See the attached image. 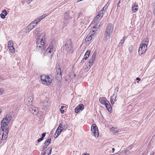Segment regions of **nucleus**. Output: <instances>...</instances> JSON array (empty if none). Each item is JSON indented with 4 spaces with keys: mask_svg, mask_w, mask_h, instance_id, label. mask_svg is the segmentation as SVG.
<instances>
[{
    "mask_svg": "<svg viewBox=\"0 0 155 155\" xmlns=\"http://www.w3.org/2000/svg\"><path fill=\"white\" fill-rule=\"evenodd\" d=\"M12 119L11 116L10 114H7L1 122V127L2 132H0V139L5 140L7 138L8 126V124L9 122Z\"/></svg>",
    "mask_w": 155,
    "mask_h": 155,
    "instance_id": "2",
    "label": "nucleus"
},
{
    "mask_svg": "<svg viewBox=\"0 0 155 155\" xmlns=\"http://www.w3.org/2000/svg\"><path fill=\"white\" fill-rule=\"evenodd\" d=\"M92 38V36L90 35H87L85 40L86 42H88L90 41Z\"/></svg>",
    "mask_w": 155,
    "mask_h": 155,
    "instance_id": "23",
    "label": "nucleus"
},
{
    "mask_svg": "<svg viewBox=\"0 0 155 155\" xmlns=\"http://www.w3.org/2000/svg\"><path fill=\"white\" fill-rule=\"evenodd\" d=\"M33 100V99L32 96H29L27 100V102L29 104L28 105V106H30L31 104L32 105V102Z\"/></svg>",
    "mask_w": 155,
    "mask_h": 155,
    "instance_id": "17",
    "label": "nucleus"
},
{
    "mask_svg": "<svg viewBox=\"0 0 155 155\" xmlns=\"http://www.w3.org/2000/svg\"><path fill=\"white\" fill-rule=\"evenodd\" d=\"M52 55H53V54H52L51 55V57H52Z\"/></svg>",
    "mask_w": 155,
    "mask_h": 155,
    "instance_id": "62",
    "label": "nucleus"
},
{
    "mask_svg": "<svg viewBox=\"0 0 155 155\" xmlns=\"http://www.w3.org/2000/svg\"><path fill=\"white\" fill-rule=\"evenodd\" d=\"M110 130L112 132H114L115 133H117L119 132V130L117 127H113L110 129Z\"/></svg>",
    "mask_w": 155,
    "mask_h": 155,
    "instance_id": "25",
    "label": "nucleus"
},
{
    "mask_svg": "<svg viewBox=\"0 0 155 155\" xmlns=\"http://www.w3.org/2000/svg\"><path fill=\"white\" fill-rule=\"evenodd\" d=\"M64 107H64V106H61V108L60 109H63Z\"/></svg>",
    "mask_w": 155,
    "mask_h": 155,
    "instance_id": "55",
    "label": "nucleus"
},
{
    "mask_svg": "<svg viewBox=\"0 0 155 155\" xmlns=\"http://www.w3.org/2000/svg\"><path fill=\"white\" fill-rule=\"evenodd\" d=\"M42 20L40 18V17H39L38 18L36 19H35L36 24H37L40 21Z\"/></svg>",
    "mask_w": 155,
    "mask_h": 155,
    "instance_id": "39",
    "label": "nucleus"
},
{
    "mask_svg": "<svg viewBox=\"0 0 155 155\" xmlns=\"http://www.w3.org/2000/svg\"><path fill=\"white\" fill-rule=\"evenodd\" d=\"M37 41L36 42L37 45L36 51L41 54H43L44 56L46 55L47 54L51 53L52 51L48 48L45 51V48H46L45 34L44 33H41L37 38Z\"/></svg>",
    "mask_w": 155,
    "mask_h": 155,
    "instance_id": "1",
    "label": "nucleus"
},
{
    "mask_svg": "<svg viewBox=\"0 0 155 155\" xmlns=\"http://www.w3.org/2000/svg\"><path fill=\"white\" fill-rule=\"evenodd\" d=\"M154 155V153H151L150 154V155Z\"/></svg>",
    "mask_w": 155,
    "mask_h": 155,
    "instance_id": "59",
    "label": "nucleus"
},
{
    "mask_svg": "<svg viewBox=\"0 0 155 155\" xmlns=\"http://www.w3.org/2000/svg\"><path fill=\"white\" fill-rule=\"evenodd\" d=\"M112 151H113V152H114V150H115V149H114V148H112Z\"/></svg>",
    "mask_w": 155,
    "mask_h": 155,
    "instance_id": "58",
    "label": "nucleus"
},
{
    "mask_svg": "<svg viewBox=\"0 0 155 155\" xmlns=\"http://www.w3.org/2000/svg\"><path fill=\"white\" fill-rule=\"evenodd\" d=\"M51 138H49L48 139L46 140L44 143V146L43 147V150H44L49 145V143L51 142Z\"/></svg>",
    "mask_w": 155,
    "mask_h": 155,
    "instance_id": "13",
    "label": "nucleus"
},
{
    "mask_svg": "<svg viewBox=\"0 0 155 155\" xmlns=\"http://www.w3.org/2000/svg\"><path fill=\"white\" fill-rule=\"evenodd\" d=\"M99 101L102 104L104 105L108 101L105 97H102L99 98Z\"/></svg>",
    "mask_w": 155,
    "mask_h": 155,
    "instance_id": "16",
    "label": "nucleus"
},
{
    "mask_svg": "<svg viewBox=\"0 0 155 155\" xmlns=\"http://www.w3.org/2000/svg\"><path fill=\"white\" fill-rule=\"evenodd\" d=\"M3 90L2 88H0V94H1L3 92Z\"/></svg>",
    "mask_w": 155,
    "mask_h": 155,
    "instance_id": "50",
    "label": "nucleus"
},
{
    "mask_svg": "<svg viewBox=\"0 0 155 155\" xmlns=\"http://www.w3.org/2000/svg\"><path fill=\"white\" fill-rule=\"evenodd\" d=\"M120 3V1H119V2H118V3H117V7L119 6V4Z\"/></svg>",
    "mask_w": 155,
    "mask_h": 155,
    "instance_id": "56",
    "label": "nucleus"
},
{
    "mask_svg": "<svg viewBox=\"0 0 155 155\" xmlns=\"http://www.w3.org/2000/svg\"><path fill=\"white\" fill-rule=\"evenodd\" d=\"M101 19V18L100 17H99L97 15L94 18L93 21L94 22L96 23H97L98 21H99Z\"/></svg>",
    "mask_w": 155,
    "mask_h": 155,
    "instance_id": "24",
    "label": "nucleus"
},
{
    "mask_svg": "<svg viewBox=\"0 0 155 155\" xmlns=\"http://www.w3.org/2000/svg\"><path fill=\"white\" fill-rule=\"evenodd\" d=\"M113 30V25L110 23H109L106 27L105 32L109 33L110 34H112Z\"/></svg>",
    "mask_w": 155,
    "mask_h": 155,
    "instance_id": "9",
    "label": "nucleus"
},
{
    "mask_svg": "<svg viewBox=\"0 0 155 155\" xmlns=\"http://www.w3.org/2000/svg\"><path fill=\"white\" fill-rule=\"evenodd\" d=\"M45 135H46L45 133H42L41 134L42 137H42V138H43L44 139V138L45 136Z\"/></svg>",
    "mask_w": 155,
    "mask_h": 155,
    "instance_id": "48",
    "label": "nucleus"
},
{
    "mask_svg": "<svg viewBox=\"0 0 155 155\" xmlns=\"http://www.w3.org/2000/svg\"><path fill=\"white\" fill-rule=\"evenodd\" d=\"M125 37H123V39H121L120 40V42L118 44V46L119 47L121 46L122 45V44L124 43L125 41Z\"/></svg>",
    "mask_w": 155,
    "mask_h": 155,
    "instance_id": "30",
    "label": "nucleus"
},
{
    "mask_svg": "<svg viewBox=\"0 0 155 155\" xmlns=\"http://www.w3.org/2000/svg\"><path fill=\"white\" fill-rule=\"evenodd\" d=\"M153 13L154 15H155V8H154V9Z\"/></svg>",
    "mask_w": 155,
    "mask_h": 155,
    "instance_id": "57",
    "label": "nucleus"
},
{
    "mask_svg": "<svg viewBox=\"0 0 155 155\" xmlns=\"http://www.w3.org/2000/svg\"><path fill=\"white\" fill-rule=\"evenodd\" d=\"M43 155H49V154H48V153H47V152H46V151H45V152H43Z\"/></svg>",
    "mask_w": 155,
    "mask_h": 155,
    "instance_id": "51",
    "label": "nucleus"
},
{
    "mask_svg": "<svg viewBox=\"0 0 155 155\" xmlns=\"http://www.w3.org/2000/svg\"><path fill=\"white\" fill-rule=\"evenodd\" d=\"M111 34H110L109 33L105 32L104 36V41H106L108 40L110 38Z\"/></svg>",
    "mask_w": 155,
    "mask_h": 155,
    "instance_id": "15",
    "label": "nucleus"
},
{
    "mask_svg": "<svg viewBox=\"0 0 155 155\" xmlns=\"http://www.w3.org/2000/svg\"><path fill=\"white\" fill-rule=\"evenodd\" d=\"M104 12H103V11L101 10L99 12L97 15L101 18L104 15Z\"/></svg>",
    "mask_w": 155,
    "mask_h": 155,
    "instance_id": "27",
    "label": "nucleus"
},
{
    "mask_svg": "<svg viewBox=\"0 0 155 155\" xmlns=\"http://www.w3.org/2000/svg\"><path fill=\"white\" fill-rule=\"evenodd\" d=\"M124 153L126 154H128L129 153V151L128 150H126L124 151Z\"/></svg>",
    "mask_w": 155,
    "mask_h": 155,
    "instance_id": "46",
    "label": "nucleus"
},
{
    "mask_svg": "<svg viewBox=\"0 0 155 155\" xmlns=\"http://www.w3.org/2000/svg\"><path fill=\"white\" fill-rule=\"evenodd\" d=\"M132 11L133 13L135 12H137L138 9V5L136 2L133 3L132 6Z\"/></svg>",
    "mask_w": 155,
    "mask_h": 155,
    "instance_id": "12",
    "label": "nucleus"
},
{
    "mask_svg": "<svg viewBox=\"0 0 155 155\" xmlns=\"http://www.w3.org/2000/svg\"><path fill=\"white\" fill-rule=\"evenodd\" d=\"M57 74L56 75V78L57 79H59L60 80L62 78V74L60 68H58V70H57Z\"/></svg>",
    "mask_w": 155,
    "mask_h": 155,
    "instance_id": "14",
    "label": "nucleus"
},
{
    "mask_svg": "<svg viewBox=\"0 0 155 155\" xmlns=\"http://www.w3.org/2000/svg\"><path fill=\"white\" fill-rule=\"evenodd\" d=\"M60 111L61 112V113L62 114H63L64 113V110H62L61 109H60Z\"/></svg>",
    "mask_w": 155,
    "mask_h": 155,
    "instance_id": "52",
    "label": "nucleus"
},
{
    "mask_svg": "<svg viewBox=\"0 0 155 155\" xmlns=\"http://www.w3.org/2000/svg\"><path fill=\"white\" fill-rule=\"evenodd\" d=\"M147 48V45L143 44V43L141 44L140 45L138 51L139 54L141 55L143 54L146 51Z\"/></svg>",
    "mask_w": 155,
    "mask_h": 155,
    "instance_id": "5",
    "label": "nucleus"
},
{
    "mask_svg": "<svg viewBox=\"0 0 155 155\" xmlns=\"http://www.w3.org/2000/svg\"><path fill=\"white\" fill-rule=\"evenodd\" d=\"M82 15V13L81 12H80L78 15V18H80L81 15Z\"/></svg>",
    "mask_w": 155,
    "mask_h": 155,
    "instance_id": "49",
    "label": "nucleus"
},
{
    "mask_svg": "<svg viewBox=\"0 0 155 155\" xmlns=\"http://www.w3.org/2000/svg\"><path fill=\"white\" fill-rule=\"evenodd\" d=\"M74 77H75V75L74 74Z\"/></svg>",
    "mask_w": 155,
    "mask_h": 155,
    "instance_id": "64",
    "label": "nucleus"
},
{
    "mask_svg": "<svg viewBox=\"0 0 155 155\" xmlns=\"http://www.w3.org/2000/svg\"><path fill=\"white\" fill-rule=\"evenodd\" d=\"M61 132V131L60 130H58L57 129L56 131V133H57L58 135H59L60 134Z\"/></svg>",
    "mask_w": 155,
    "mask_h": 155,
    "instance_id": "44",
    "label": "nucleus"
},
{
    "mask_svg": "<svg viewBox=\"0 0 155 155\" xmlns=\"http://www.w3.org/2000/svg\"><path fill=\"white\" fill-rule=\"evenodd\" d=\"M118 89H119V88L118 87H116L115 89V91H114V92L113 95L116 94V96L117 95V92L118 91Z\"/></svg>",
    "mask_w": 155,
    "mask_h": 155,
    "instance_id": "36",
    "label": "nucleus"
},
{
    "mask_svg": "<svg viewBox=\"0 0 155 155\" xmlns=\"http://www.w3.org/2000/svg\"><path fill=\"white\" fill-rule=\"evenodd\" d=\"M63 48L64 52L67 54H70L73 53V44L71 40H69L67 41Z\"/></svg>",
    "mask_w": 155,
    "mask_h": 155,
    "instance_id": "3",
    "label": "nucleus"
},
{
    "mask_svg": "<svg viewBox=\"0 0 155 155\" xmlns=\"http://www.w3.org/2000/svg\"><path fill=\"white\" fill-rule=\"evenodd\" d=\"M46 81L47 83V85H49L52 82V79L48 76H47Z\"/></svg>",
    "mask_w": 155,
    "mask_h": 155,
    "instance_id": "22",
    "label": "nucleus"
},
{
    "mask_svg": "<svg viewBox=\"0 0 155 155\" xmlns=\"http://www.w3.org/2000/svg\"><path fill=\"white\" fill-rule=\"evenodd\" d=\"M108 7V5H107V4H106L102 9L101 10V11H103L104 12H105V11L107 9V7Z\"/></svg>",
    "mask_w": 155,
    "mask_h": 155,
    "instance_id": "33",
    "label": "nucleus"
},
{
    "mask_svg": "<svg viewBox=\"0 0 155 155\" xmlns=\"http://www.w3.org/2000/svg\"><path fill=\"white\" fill-rule=\"evenodd\" d=\"M62 125L61 124H60L58 128V130H60L61 131H62L63 129V128L62 127Z\"/></svg>",
    "mask_w": 155,
    "mask_h": 155,
    "instance_id": "35",
    "label": "nucleus"
},
{
    "mask_svg": "<svg viewBox=\"0 0 155 155\" xmlns=\"http://www.w3.org/2000/svg\"><path fill=\"white\" fill-rule=\"evenodd\" d=\"M58 136V135L57 133H56V132H55L54 134V137L55 138H56Z\"/></svg>",
    "mask_w": 155,
    "mask_h": 155,
    "instance_id": "47",
    "label": "nucleus"
},
{
    "mask_svg": "<svg viewBox=\"0 0 155 155\" xmlns=\"http://www.w3.org/2000/svg\"><path fill=\"white\" fill-rule=\"evenodd\" d=\"M87 59V58H85V57H84V58H83L82 59V60H81V63H84Z\"/></svg>",
    "mask_w": 155,
    "mask_h": 155,
    "instance_id": "43",
    "label": "nucleus"
},
{
    "mask_svg": "<svg viewBox=\"0 0 155 155\" xmlns=\"http://www.w3.org/2000/svg\"><path fill=\"white\" fill-rule=\"evenodd\" d=\"M2 12L4 14V15L5 16H6L8 14L7 12L6 11V10L5 9H4V10H3Z\"/></svg>",
    "mask_w": 155,
    "mask_h": 155,
    "instance_id": "41",
    "label": "nucleus"
},
{
    "mask_svg": "<svg viewBox=\"0 0 155 155\" xmlns=\"http://www.w3.org/2000/svg\"><path fill=\"white\" fill-rule=\"evenodd\" d=\"M84 108V106L82 104H80L79 106L77 107L75 109V112L78 113L80 110H82Z\"/></svg>",
    "mask_w": 155,
    "mask_h": 155,
    "instance_id": "11",
    "label": "nucleus"
},
{
    "mask_svg": "<svg viewBox=\"0 0 155 155\" xmlns=\"http://www.w3.org/2000/svg\"><path fill=\"white\" fill-rule=\"evenodd\" d=\"M148 39L147 38H144L143 41V42H144V43H143V44L146 45H147L148 44Z\"/></svg>",
    "mask_w": 155,
    "mask_h": 155,
    "instance_id": "29",
    "label": "nucleus"
},
{
    "mask_svg": "<svg viewBox=\"0 0 155 155\" xmlns=\"http://www.w3.org/2000/svg\"><path fill=\"white\" fill-rule=\"evenodd\" d=\"M49 49L51 50V51H53V45L52 44L49 47H48Z\"/></svg>",
    "mask_w": 155,
    "mask_h": 155,
    "instance_id": "40",
    "label": "nucleus"
},
{
    "mask_svg": "<svg viewBox=\"0 0 155 155\" xmlns=\"http://www.w3.org/2000/svg\"><path fill=\"white\" fill-rule=\"evenodd\" d=\"M97 54V52L95 51H94L92 56L90 58L88 62L89 64H88V66L90 68H91L92 66L93 63L95 60Z\"/></svg>",
    "mask_w": 155,
    "mask_h": 155,
    "instance_id": "8",
    "label": "nucleus"
},
{
    "mask_svg": "<svg viewBox=\"0 0 155 155\" xmlns=\"http://www.w3.org/2000/svg\"><path fill=\"white\" fill-rule=\"evenodd\" d=\"M133 46L132 45L130 46L128 48V50L130 52H131L132 51L133 49Z\"/></svg>",
    "mask_w": 155,
    "mask_h": 155,
    "instance_id": "38",
    "label": "nucleus"
},
{
    "mask_svg": "<svg viewBox=\"0 0 155 155\" xmlns=\"http://www.w3.org/2000/svg\"><path fill=\"white\" fill-rule=\"evenodd\" d=\"M52 148L50 147H49L46 150V152H47V153L49 155L51 153Z\"/></svg>",
    "mask_w": 155,
    "mask_h": 155,
    "instance_id": "32",
    "label": "nucleus"
},
{
    "mask_svg": "<svg viewBox=\"0 0 155 155\" xmlns=\"http://www.w3.org/2000/svg\"><path fill=\"white\" fill-rule=\"evenodd\" d=\"M80 22L81 23L84 24L85 22L84 20H82Z\"/></svg>",
    "mask_w": 155,
    "mask_h": 155,
    "instance_id": "53",
    "label": "nucleus"
},
{
    "mask_svg": "<svg viewBox=\"0 0 155 155\" xmlns=\"http://www.w3.org/2000/svg\"><path fill=\"white\" fill-rule=\"evenodd\" d=\"M47 76L42 75L41 76V79L42 83L45 85H47V83L46 81Z\"/></svg>",
    "mask_w": 155,
    "mask_h": 155,
    "instance_id": "20",
    "label": "nucleus"
},
{
    "mask_svg": "<svg viewBox=\"0 0 155 155\" xmlns=\"http://www.w3.org/2000/svg\"><path fill=\"white\" fill-rule=\"evenodd\" d=\"M40 31V29L39 28H38L36 29L35 31V35H37L38 34V33Z\"/></svg>",
    "mask_w": 155,
    "mask_h": 155,
    "instance_id": "34",
    "label": "nucleus"
},
{
    "mask_svg": "<svg viewBox=\"0 0 155 155\" xmlns=\"http://www.w3.org/2000/svg\"><path fill=\"white\" fill-rule=\"evenodd\" d=\"M1 113V109H0V114Z\"/></svg>",
    "mask_w": 155,
    "mask_h": 155,
    "instance_id": "60",
    "label": "nucleus"
},
{
    "mask_svg": "<svg viewBox=\"0 0 155 155\" xmlns=\"http://www.w3.org/2000/svg\"><path fill=\"white\" fill-rule=\"evenodd\" d=\"M30 111L35 115H36L38 113V110L37 107H34L32 105L28 106Z\"/></svg>",
    "mask_w": 155,
    "mask_h": 155,
    "instance_id": "7",
    "label": "nucleus"
},
{
    "mask_svg": "<svg viewBox=\"0 0 155 155\" xmlns=\"http://www.w3.org/2000/svg\"><path fill=\"white\" fill-rule=\"evenodd\" d=\"M106 106V109L109 111L110 112L112 110L111 106L108 101H107V103L104 104Z\"/></svg>",
    "mask_w": 155,
    "mask_h": 155,
    "instance_id": "18",
    "label": "nucleus"
},
{
    "mask_svg": "<svg viewBox=\"0 0 155 155\" xmlns=\"http://www.w3.org/2000/svg\"><path fill=\"white\" fill-rule=\"evenodd\" d=\"M47 16V15L46 14H44V15L41 16L39 17L41 20H42L43 18H45Z\"/></svg>",
    "mask_w": 155,
    "mask_h": 155,
    "instance_id": "37",
    "label": "nucleus"
},
{
    "mask_svg": "<svg viewBox=\"0 0 155 155\" xmlns=\"http://www.w3.org/2000/svg\"><path fill=\"white\" fill-rule=\"evenodd\" d=\"M91 131L92 132V135L95 138H97L99 136V133L97 127L95 124L92 125L91 127Z\"/></svg>",
    "mask_w": 155,
    "mask_h": 155,
    "instance_id": "4",
    "label": "nucleus"
},
{
    "mask_svg": "<svg viewBox=\"0 0 155 155\" xmlns=\"http://www.w3.org/2000/svg\"><path fill=\"white\" fill-rule=\"evenodd\" d=\"M136 80L138 81H140V79L139 78H136Z\"/></svg>",
    "mask_w": 155,
    "mask_h": 155,
    "instance_id": "54",
    "label": "nucleus"
},
{
    "mask_svg": "<svg viewBox=\"0 0 155 155\" xmlns=\"http://www.w3.org/2000/svg\"><path fill=\"white\" fill-rule=\"evenodd\" d=\"M69 12H66L64 14V19L66 21H68L71 18V17L69 15Z\"/></svg>",
    "mask_w": 155,
    "mask_h": 155,
    "instance_id": "19",
    "label": "nucleus"
},
{
    "mask_svg": "<svg viewBox=\"0 0 155 155\" xmlns=\"http://www.w3.org/2000/svg\"><path fill=\"white\" fill-rule=\"evenodd\" d=\"M43 139H44L43 138L41 137V138H39L38 139L37 141L38 142H41V141L43 140Z\"/></svg>",
    "mask_w": 155,
    "mask_h": 155,
    "instance_id": "45",
    "label": "nucleus"
},
{
    "mask_svg": "<svg viewBox=\"0 0 155 155\" xmlns=\"http://www.w3.org/2000/svg\"><path fill=\"white\" fill-rule=\"evenodd\" d=\"M117 97L116 94L113 95L110 97V102L112 104H113L114 103L115 101H116V98Z\"/></svg>",
    "mask_w": 155,
    "mask_h": 155,
    "instance_id": "21",
    "label": "nucleus"
},
{
    "mask_svg": "<svg viewBox=\"0 0 155 155\" xmlns=\"http://www.w3.org/2000/svg\"><path fill=\"white\" fill-rule=\"evenodd\" d=\"M10 51L12 53H14L15 52V48L13 46L8 48Z\"/></svg>",
    "mask_w": 155,
    "mask_h": 155,
    "instance_id": "31",
    "label": "nucleus"
},
{
    "mask_svg": "<svg viewBox=\"0 0 155 155\" xmlns=\"http://www.w3.org/2000/svg\"><path fill=\"white\" fill-rule=\"evenodd\" d=\"M90 52L91 51L89 50H87L85 54L84 57H85L86 58H87L89 56Z\"/></svg>",
    "mask_w": 155,
    "mask_h": 155,
    "instance_id": "26",
    "label": "nucleus"
},
{
    "mask_svg": "<svg viewBox=\"0 0 155 155\" xmlns=\"http://www.w3.org/2000/svg\"><path fill=\"white\" fill-rule=\"evenodd\" d=\"M36 23L35 20L33 21L31 23H30L27 27L28 30H29V31H28V32L29 31L34 28L36 25Z\"/></svg>",
    "mask_w": 155,
    "mask_h": 155,
    "instance_id": "10",
    "label": "nucleus"
},
{
    "mask_svg": "<svg viewBox=\"0 0 155 155\" xmlns=\"http://www.w3.org/2000/svg\"><path fill=\"white\" fill-rule=\"evenodd\" d=\"M84 155H90L88 154H85Z\"/></svg>",
    "mask_w": 155,
    "mask_h": 155,
    "instance_id": "61",
    "label": "nucleus"
},
{
    "mask_svg": "<svg viewBox=\"0 0 155 155\" xmlns=\"http://www.w3.org/2000/svg\"><path fill=\"white\" fill-rule=\"evenodd\" d=\"M0 15L2 18L4 19L5 18V16L4 15L3 13H1Z\"/></svg>",
    "mask_w": 155,
    "mask_h": 155,
    "instance_id": "42",
    "label": "nucleus"
},
{
    "mask_svg": "<svg viewBox=\"0 0 155 155\" xmlns=\"http://www.w3.org/2000/svg\"><path fill=\"white\" fill-rule=\"evenodd\" d=\"M41 104L42 106V109L45 110H47L49 106L48 100L46 98V99L41 102Z\"/></svg>",
    "mask_w": 155,
    "mask_h": 155,
    "instance_id": "6",
    "label": "nucleus"
},
{
    "mask_svg": "<svg viewBox=\"0 0 155 155\" xmlns=\"http://www.w3.org/2000/svg\"><path fill=\"white\" fill-rule=\"evenodd\" d=\"M8 48L13 46V41L11 40L9 41L8 42Z\"/></svg>",
    "mask_w": 155,
    "mask_h": 155,
    "instance_id": "28",
    "label": "nucleus"
},
{
    "mask_svg": "<svg viewBox=\"0 0 155 155\" xmlns=\"http://www.w3.org/2000/svg\"><path fill=\"white\" fill-rule=\"evenodd\" d=\"M30 28H32V26H30Z\"/></svg>",
    "mask_w": 155,
    "mask_h": 155,
    "instance_id": "63",
    "label": "nucleus"
}]
</instances>
